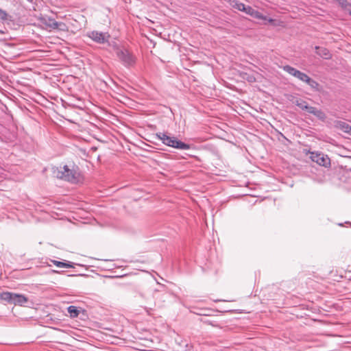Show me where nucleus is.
<instances>
[{
    "label": "nucleus",
    "mask_w": 351,
    "mask_h": 351,
    "mask_svg": "<svg viewBox=\"0 0 351 351\" xmlns=\"http://www.w3.org/2000/svg\"><path fill=\"white\" fill-rule=\"evenodd\" d=\"M0 299L10 304L23 306L27 302V298L23 294L5 291L0 293Z\"/></svg>",
    "instance_id": "7ed1b4c3"
},
{
    "label": "nucleus",
    "mask_w": 351,
    "mask_h": 351,
    "mask_svg": "<svg viewBox=\"0 0 351 351\" xmlns=\"http://www.w3.org/2000/svg\"><path fill=\"white\" fill-rule=\"evenodd\" d=\"M7 18L8 14L6 12L0 8V20L4 21L7 20Z\"/></svg>",
    "instance_id": "6ab92c4d"
},
{
    "label": "nucleus",
    "mask_w": 351,
    "mask_h": 351,
    "mask_svg": "<svg viewBox=\"0 0 351 351\" xmlns=\"http://www.w3.org/2000/svg\"><path fill=\"white\" fill-rule=\"evenodd\" d=\"M312 114L315 115L319 120L324 121L326 119V114L320 109L315 108Z\"/></svg>",
    "instance_id": "4468645a"
},
{
    "label": "nucleus",
    "mask_w": 351,
    "mask_h": 351,
    "mask_svg": "<svg viewBox=\"0 0 351 351\" xmlns=\"http://www.w3.org/2000/svg\"><path fill=\"white\" fill-rule=\"evenodd\" d=\"M2 33H3V32L0 30V34H2Z\"/></svg>",
    "instance_id": "b1692460"
},
{
    "label": "nucleus",
    "mask_w": 351,
    "mask_h": 351,
    "mask_svg": "<svg viewBox=\"0 0 351 351\" xmlns=\"http://www.w3.org/2000/svg\"><path fill=\"white\" fill-rule=\"evenodd\" d=\"M306 83L310 87H311L313 89H315V90H317L318 89L319 84L316 81H315L314 80L311 78L310 77H308V80L306 82Z\"/></svg>",
    "instance_id": "2eb2a0df"
},
{
    "label": "nucleus",
    "mask_w": 351,
    "mask_h": 351,
    "mask_svg": "<svg viewBox=\"0 0 351 351\" xmlns=\"http://www.w3.org/2000/svg\"><path fill=\"white\" fill-rule=\"evenodd\" d=\"M311 159L320 166L328 167L330 165V160L327 155L319 152H311Z\"/></svg>",
    "instance_id": "423d86ee"
},
{
    "label": "nucleus",
    "mask_w": 351,
    "mask_h": 351,
    "mask_svg": "<svg viewBox=\"0 0 351 351\" xmlns=\"http://www.w3.org/2000/svg\"><path fill=\"white\" fill-rule=\"evenodd\" d=\"M43 23L50 29H64L65 24L61 22L56 21L54 19L47 17L43 19Z\"/></svg>",
    "instance_id": "6e6552de"
},
{
    "label": "nucleus",
    "mask_w": 351,
    "mask_h": 351,
    "mask_svg": "<svg viewBox=\"0 0 351 351\" xmlns=\"http://www.w3.org/2000/svg\"><path fill=\"white\" fill-rule=\"evenodd\" d=\"M251 16H252L255 19H257L263 20L264 21H268L269 23H272L274 21V19H267V16H263L260 12H258V10H254Z\"/></svg>",
    "instance_id": "f8f14e48"
},
{
    "label": "nucleus",
    "mask_w": 351,
    "mask_h": 351,
    "mask_svg": "<svg viewBox=\"0 0 351 351\" xmlns=\"http://www.w3.org/2000/svg\"><path fill=\"white\" fill-rule=\"evenodd\" d=\"M283 70L302 82H306L308 80V75L289 65L284 66Z\"/></svg>",
    "instance_id": "0eeeda50"
},
{
    "label": "nucleus",
    "mask_w": 351,
    "mask_h": 351,
    "mask_svg": "<svg viewBox=\"0 0 351 351\" xmlns=\"http://www.w3.org/2000/svg\"><path fill=\"white\" fill-rule=\"evenodd\" d=\"M341 7L346 8L349 5V3L347 0H337V1Z\"/></svg>",
    "instance_id": "412c9836"
},
{
    "label": "nucleus",
    "mask_w": 351,
    "mask_h": 351,
    "mask_svg": "<svg viewBox=\"0 0 351 351\" xmlns=\"http://www.w3.org/2000/svg\"><path fill=\"white\" fill-rule=\"evenodd\" d=\"M316 53L324 59H329L331 57L330 51L325 47H316Z\"/></svg>",
    "instance_id": "9d476101"
},
{
    "label": "nucleus",
    "mask_w": 351,
    "mask_h": 351,
    "mask_svg": "<svg viewBox=\"0 0 351 351\" xmlns=\"http://www.w3.org/2000/svg\"><path fill=\"white\" fill-rule=\"evenodd\" d=\"M88 37L98 44H104L109 42L110 35L108 32L92 31L87 34Z\"/></svg>",
    "instance_id": "39448f33"
},
{
    "label": "nucleus",
    "mask_w": 351,
    "mask_h": 351,
    "mask_svg": "<svg viewBox=\"0 0 351 351\" xmlns=\"http://www.w3.org/2000/svg\"><path fill=\"white\" fill-rule=\"evenodd\" d=\"M245 5V4H243V3L239 2V1H235L232 4L233 8H234L235 9H237L238 10H240V11H243Z\"/></svg>",
    "instance_id": "dca6fc26"
},
{
    "label": "nucleus",
    "mask_w": 351,
    "mask_h": 351,
    "mask_svg": "<svg viewBox=\"0 0 351 351\" xmlns=\"http://www.w3.org/2000/svg\"><path fill=\"white\" fill-rule=\"evenodd\" d=\"M335 127L351 136V125H350L346 122L342 121H337L335 122Z\"/></svg>",
    "instance_id": "1a4fd4ad"
},
{
    "label": "nucleus",
    "mask_w": 351,
    "mask_h": 351,
    "mask_svg": "<svg viewBox=\"0 0 351 351\" xmlns=\"http://www.w3.org/2000/svg\"><path fill=\"white\" fill-rule=\"evenodd\" d=\"M254 9L252 8L250 5H245L244 9L243 10V12H245L246 14L252 16Z\"/></svg>",
    "instance_id": "a211bd4d"
},
{
    "label": "nucleus",
    "mask_w": 351,
    "mask_h": 351,
    "mask_svg": "<svg viewBox=\"0 0 351 351\" xmlns=\"http://www.w3.org/2000/svg\"><path fill=\"white\" fill-rule=\"evenodd\" d=\"M53 173L58 178L72 184H77L82 179L79 168L75 165H73L71 167L69 165L60 166L54 170Z\"/></svg>",
    "instance_id": "f257e3e1"
},
{
    "label": "nucleus",
    "mask_w": 351,
    "mask_h": 351,
    "mask_svg": "<svg viewBox=\"0 0 351 351\" xmlns=\"http://www.w3.org/2000/svg\"><path fill=\"white\" fill-rule=\"evenodd\" d=\"M67 311L69 313V316L71 318H75L77 317L80 315V310L79 308L75 306H69L67 308Z\"/></svg>",
    "instance_id": "9b49d317"
},
{
    "label": "nucleus",
    "mask_w": 351,
    "mask_h": 351,
    "mask_svg": "<svg viewBox=\"0 0 351 351\" xmlns=\"http://www.w3.org/2000/svg\"><path fill=\"white\" fill-rule=\"evenodd\" d=\"M341 7L346 8L349 5V3L347 0H337V1Z\"/></svg>",
    "instance_id": "aec40b11"
},
{
    "label": "nucleus",
    "mask_w": 351,
    "mask_h": 351,
    "mask_svg": "<svg viewBox=\"0 0 351 351\" xmlns=\"http://www.w3.org/2000/svg\"><path fill=\"white\" fill-rule=\"evenodd\" d=\"M116 55L121 62L126 67L132 66L135 64V57L126 49L117 47Z\"/></svg>",
    "instance_id": "20e7f679"
},
{
    "label": "nucleus",
    "mask_w": 351,
    "mask_h": 351,
    "mask_svg": "<svg viewBox=\"0 0 351 351\" xmlns=\"http://www.w3.org/2000/svg\"><path fill=\"white\" fill-rule=\"evenodd\" d=\"M53 263L58 267H64V268H73L74 263L71 262H62L58 261H53Z\"/></svg>",
    "instance_id": "ddd939ff"
},
{
    "label": "nucleus",
    "mask_w": 351,
    "mask_h": 351,
    "mask_svg": "<svg viewBox=\"0 0 351 351\" xmlns=\"http://www.w3.org/2000/svg\"><path fill=\"white\" fill-rule=\"evenodd\" d=\"M315 109V107L309 106L308 105V106H307V108L306 109V110L308 113L312 114Z\"/></svg>",
    "instance_id": "4be33fe9"
},
{
    "label": "nucleus",
    "mask_w": 351,
    "mask_h": 351,
    "mask_svg": "<svg viewBox=\"0 0 351 351\" xmlns=\"http://www.w3.org/2000/svg\"><path fill=\"white\" fill-rule=\"evenodd\" d=\"M156 136L163 144L167 146L183 150L189 149L191 147L190 145L178 140L174 136H169L165 133L160 132Z\"/></svg>",
    "instance_id": "f03ea898"
},
{
    "label": "nucleus",
    "mask_w": 351,
    "mask_h": 351,
    "mask_svg": "<svg viewBox=\"0 0 351 351\" xmlns=\"http://www.w3.org/2000/svg\"><path fill=\"white\" fill-rule=\"evenodd\" d=\"M296 105L302 110H305L307 108V106H308L307 103L303 100L297 101Z\"/></svg>",
    "instance_id": "f3484780"
},
{
    "label": "nucleus",
    "mask_w": 351,
    "mask_h": 351,
    "mask_svg": "<svg viewBox=\"0 0 351 351\" xmlns=\"http://www.w3.org/2000/svg\"><path fill=\"white\" fill-rule=\"evenodd\" d=\"M205 323L208 324H210V325H212L213 326H215L216 325L215 324H213L212 322H209V321H206L205 322Z\"/></svg>",
    "instance_id": "5701e85b"
}]
</instances>
